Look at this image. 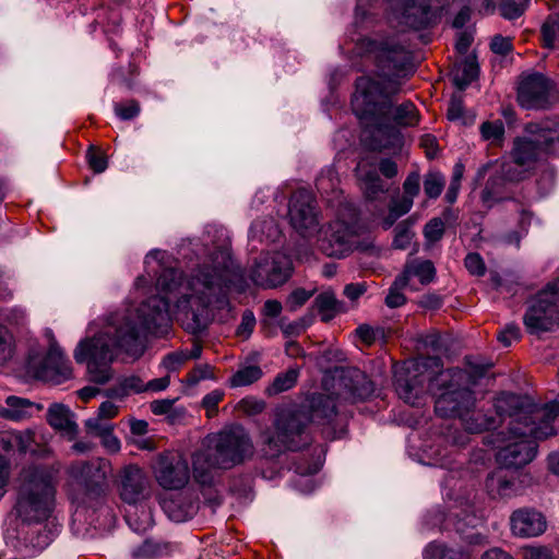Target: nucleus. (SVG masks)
<instances>
[{
	"label": "nucleus",
	"instance_id": "f8f14e48",
	"mask_svg": "<svg viewBox=\"0 0 559 559\" xmlns=\"http://www.w3.org/2000/svg\"><path fill=\"white\" fill-rule=\"evenodd\" d=\"M558 99L555 83L542 73L522 79L518 87V102L525 109H547Z\"/></svg>",
	"mask_w": 559,
	"mask_h": 559
},
{
	"label": "nucleus",
	"instance_id": "3c124183",
	"mask_svg": "<svg viewBox=\"0 0 559 559\" xmlns=\"http://www.w3.org/2000/svg\"><path fill=\"white\" fill-rule=\"evenodd\" d=\"M87 160L95 173H103L107 168L106 157L102 153L96 152L93 146L87 151Z\"/></svg>",
	"mask_w": 559,
	"mask_h": 559
},
{
	"label": "nucleus",
	"instance_id": "6e6552de",
	"mask_svg": "<svg viewBox=\"0 0 559 559\" xmlns=\"http://www.w3.org/2000/svg\"><path fill=\"white\" fill-rule=\"evenodd\" d=\"M310 417L305 407L282 409L275 420V432L264 433V452L273 457L285 450L296 451L307 443Z\"/></svg>",
	"mask_w": 559,
	"mask_h": 559
},
{
	"label": "nucleus",
	"instance_id": "f03ea898",
	"mask_svg": "<svg viewBox=\"0 0 559 559\" xmlns=\"http://www.w3.org/2000/svg\"><path fill=\"white\" fill-rule=\"evenodd\" d=\"M358 50L371 59L383 74L357 79L352 99L355 115L366 127L379 132L393 127L416 126L419 115L413 103L406 102L393 107L392 96L400 92V83L385 73L404 67L407 60L406 48L393 37L376 36L360 39Z\"/></svg>",
	"mask_w": 559,
	"mask_h": 559
},
{
	"label": "nucleus",
	"instance_id": "5fc2aeb1",
	"mask_svg": "<svg viewBox=\"0 0 559 559\" xmlns=\"http://www.w3.org/2000/svg\"><path fill=\"white\" fill-rule=\"evenodd\" d=\"M255 325V318L251 311H245L241 322L237 329V334L245 338L249 337Z\"/></svg>",
	"mask_w": 559,
	"mask_h": 559
},
{
	"label": "nucleus",
	"instance_id": "473e14b6",
	"mask_svg": "<svg viewBox=\"0 0 559 559\" xmlns=\"http://www.w3.org/2000/svg\"><path fill=\"white\" fill-rule=\"evenodd\" d=\"M407 286L406 277H396L393 284L391 285L389 293L385 297V305L389 308H397L405 304L406 298L403 294L404 287Z\"/></svg>",
	"mask_w": 559,
	"mask_h": 559
},
{
	"label": "nucleus",
	"instance_id": "603ef678",
	"mask_svg": "<svg viewBox=\"0 0 559 559\" xmlns=\"http://www.w3.org/2000/svg\"><path fill=\"white\" fill-rule=\"evenodd\" d=\"M239 408L247 415H255L265 408V403L254 397H246L239 402Z\"/></svg>",
	"mask_w": 559,
	"mask_h": 559
},
{
	"label": "nucleus",
	"instance_id": "49530a36",
	"mask_svg": "<svg viewBox=\"0 0 559 559\" xmlns=\"http://www.w3.org/2000/svg\"><path fill=\"white\" fill-rule=\"evenodd\" d=\"M464 263L465 267L472 275L483 276L486 272L484 260L478 253H468Z\"/></svg>",
	"mask_w": 559,
	"mask_h": 559
},
{
	"label": "nucleus",
	"instance_id": "a19ab883",
	"mask_svg": "<svg viewBox=\"0 0 559 559\" xmlns=\"http://www.w3.org/2000/svg\"><path fill=\"white\" fill-rule=\"evenodd\" d=\"M444 234V223L440 218L430 219L424 227V236L430 243L439 241Z\"/></svg>",
	"mask_w": 559,
	"mask_h": 559
},
{
	"label": "nucleus",
	"instance_id": "412c9836",
	"mask_svg": "<svg viewBox=\"0 0 559 559\" xmlns=\"http://www.w3.org/2000/svg\"><path fill=\"white\" fill-rule=\"evenodd\" d=\"M308 407L310 421L321 426H330L336 416V403L334 397L330 395H313Z\"/></svg>",
	"mask_w": 559,
	"mask_h": 559
},
{
	"label": "nucleus",
	"instance_id": "dca6fc26",
	"mask_svg": "<svg viewBox=\"0 0 559 559\" xmlns=\"http://www.w3.org/2000/svg\"><path fill=\"white\" fill-rule=\"evenodd\" d=\"M523 321L531 334L547 332L559 322V311L556 309V304L547 296L542 297V292H539L527 309Z\"/></svg>",
	"mask_w": 559,
	"mask_h": 559
},
{
	"label": "nucleus",
	"instance_id": "39448f33",
	"mask_svg": "<svg viewBox=\"0 0 559 559\" xmlns=\"http://www.w3.org/2000/svg\"><path fill=\"white\" fill-rule=\"evenodd\" d=\"M559 157V120L530 122L524 134L513 140L510 162L503 163L481 192L484 203L507 200L501 197L503 182H521L534 175L537 166L548 158Z\"/></svg>",
	"mask_w": 559,
	"mask_h": 559
},
{
	"label": "nucleus",
	"instance_id": "c85d7f7f",
	"mask_svg": "<svg viewBox=\"0 0 559 559\" xmlns=\"http://www.w3.org/2000/svg\"><path fill=\"white\" fill-rule=\"evenodd\" d=\"M299 371L297 369H288L285 372L278 373L273 382L266 388L270 395H275L292 389L298 379Z\"/></svg>",
	"mask_w": 559,
	"mask_h": 559
},
{
	"label": "nucleus",
	"instance_id": "0eeeda50",
	"mask_svg": "<svg viewBox=\"0 0 559 559\" xmlns=\"http://www.w3.org/2000/svg\"><path fill=\"white\" fill-rule=\"evenodd\" d=\"M55 471L48 466H28L20 474L16 510L25 522L39 523L51 512Z\"/></svg>",
	"mask_w": 559,
	"mask_h": 559
},
{
	"label": "nucleus",
	"instance_id": "4468645a",
	"mask_svg": "<svg viewBox=\"0 0 559 559\" xmlns=\"http://www.w3.org/2000/svg\"><path fill=\"white\" fill-rule=\"evenodd\" d=\"M393 19L402 26L420 29L436 19L431 0H392Z\"/></svg>",
	"mask_w": 559,
	"mask_h": 559
},
{
	"label": "nucleus",
	"instance_id": "6e6d98bb",
	"mask_svg": "<svg viewBox=\"0 0 559 559\" xmlns=\"http://www.w3.org/2000/svg\"><path fill=\"white\" fill-rule=\"evenodd\" d=\"M414 201L409 197H402L401 199L392 200L390 209L394 212L395 217H401L408 213L413 206Z\"/></svg>",
	"mask_w": 559,
	"mask_h": 559
},
{
	"label": "nucleus",
	"instance_id": "c756f323",
	"mask_svg": "<svg viewBox=\"0 0 559 559\" xmlns=\"http://www.w3.org/2000/svg\"><path fill=\"white\" fill-rule=\"evenodd\" d=\"M447 117L451 121H459L462 124H473L475 120L474 115H467L464 110L463 97L461 95H453L449 102Z\"/></svg>",
	"mask_w": 559,
	"mask_h": 559
},
{
	"label": "nucleus",
	"instance_id": "f3484780",
	"mask_svg": "<svg viewBox=\"0 0 559 559\" xmlns=\"http://www.w3.org/2000/svg\"><path fill=\"white\" fill-rule=\"evenodd\" d=\"M155 478L165 489H181L190 479L188 462L180 456L160 455L155 466Z\"/></svg>",
	"mask_w": 559,
	"mask_h": 559
},
{
	"label": "nucleus",
	"instance_id": "79ce46f5",
	"mask_svg": "<svg viewBox=\"0 0 559 559\" xmlns=\"http://www.w3.org/2000/svg\"><path fill=\"white\" fill-rule=\"evenodd\" d=\"M85 427L87 432L97 437H102L106 432H109V430H114V425L99 416L88 418L85 421Z\"/></svg>",
	"mask_w": 559,
	"mask_h": 559
},
{
	"label": "nucleus",
	"instance_id": "e433bc0d",
	"mask_svg": "<svg viewBox=\"0 0 559 559\" xmlns=\"http://www.w3.org/2000/svg\"><path fill=\"white\" fill-rule=\"evenodd\" d=\"M316 186L321 193L328 194L334 192L338 186V178L335 170L331 167L322 170L317 178Z\"/></svg>",
	"mask_w": 559,
	"mask_h": 559
},
{
	"label": "nucleus",
	"instance_id": "09e8293b",
	"mask_svg": "<svg viewBox=\"0 0 559 559\" xmlns=\"http://www.w3.org/2000/svg\"><path fill=\"white\" fill-rule=\"evenodd\" d=\"M306 319L288 322L285 318L280 320V328L286 336L299 335L307 328Z\"/></svg>",
	"mask_w": 559,
	"mask_h": 559
},
{
	"label": "nucleus",
	"instance_id": "20e7f679",
	"mask_svg": "<svg viewBox=\"0 0 559 559\" xmlns=\"http://www.w3.org/2000/svg\"><path fill=\"white\" fill-rule=\"evenodd\" d=\"M495 409L501 421L508 419V430L492 433L490 441L498 449L497 461L507 468H520L536 455L535 441L556 433L552 421L559 415V403L543 407H524L515 394L503 393L496 399Z\"/></svg>",
	"mask_w": 559,
	"mask_h": 559
},
{
	"label": "nucleus",
	"instance_id": "a878e982",
	"mask_svg": "<svg viewBox=\"0 0 559 559\" xmlns=\"http://www.w3.org/2000/svg\"><path fill=\"white\" fill-rule=\"evenodd\" d=\"M436 270L432 262L426 261H414L406 265L401 277H406V283L412 277H418L421 284H427L432 281Z\"/></svg>",
	"mask_w": 559,
	"mask_h": 559
},
{
	"label": "nucleus",
	"instance_id": "bf43d9fd",
	"mask_svg": "<svg viewBox=\"0 0 559 559\" xmlns=\"http://www.w3.org/2000/svg\"><path fill=\"white\" fill-rule=\"evenodd\" d=\"M102 444L109 453H118L121 449V442L117 436L114 435V430H109L102 437Z\"/></svg>",
	"mask_w": 559,
	"mask_h": 559
},
{
	"label": "nucleus",
	"instance_id": "a18cd8bd",
	"mask_svg": "<svg viewBox=\"0 0 559 559\" xmlns=\"http://www.w3.org/2000/svg\"><path fill=\"white\" fill-rule=\"evenodd\" d=\"M404 197H409L413 201L414 198L419 194L420 191V175L418 171H412L408 174L403 182Z\"/></svg>",
	"mask_w": 559,
	"mask_h": 559
},
{
	"label": "nucleus",
	"instance_id": "de8ad7c7",
	"mask_svg": "<svg viewBox=\"0 0 559 559\" xmlns=\"http://www.w3.org/2000/svg\"><path fill=\"white\" fill-rule=\"evenodd\" d=\"M223 397L224 393L219 390L211 391L203 397L202 406L206 409L207 417H213L217 413V406Z\"/></svg>",
	"mask_w": 559,
	"mask_h": 559
},
{
	"label": "nucleus",
	"instance_id": "69168bd1",
	"mask_svg": "<svg viewBox=\"0 0 559 559\" xmlns=\"http://www.w3.org/2000/svg\"><path fill=\"white\" fill-rule=\"evenodd\" d=\"M491 50L499 55H507L511 49V44L507 38L501 36L493 37L490 44Z\"/></svg>",
	"mask_w": 559,
	"mask_h": 559
},
{
	"label": "nucleus",
	"instance_id": "a211bd4d",
	"mask_svg": "<svg viewBox=\"0 0 559 559\" xmlns=\"http://www.w3.org/2000/svg\"><path fill=\"white\" fill-rule=\"evenodd\" d=\"M525 478L526 475H514L499 468L487 476L485 487L492 499H512L524 493Z\"/></svg>",
	"mask_w": 559,
	"mask_h": 559
},
{
	"label": "nucleus",
	"instance_id": "72a5a7b5",
	"mask_svg": "<svg viewBox=\"0 0 559 559\" xmlns=\"http://www.w3.org/2000/svg\"><path fill=\"white\" fill-rule=\"evenodd\" d=\"M480 134L485 141L492 144H498L502 141L504 135V126L502 121H485L480 126Z\"/></svg>",
	"mask_w": 559,
	"mask_h": 559
},
{
	"label": "nucleus",
	"instance_id": "864d4df0",
	"mask_svg": "<svg viewBox=\"0 0 559 559\" xmlns=\"http://www.w3.org/2000/svg\"><path fill=\"white\" fill-rule=\"evenodd\" d=\"M524 559H555L552 551L547 547L530 546L523 548Z\"/></svg>",
	"mask_w": 559,
	"mask_h": 559
},
{
	"label": "nucleus",
	"instance_id": "774afa93",
	"mask_svg": "<svg viewBox=\"0 0 559 559\" xmlns=\"http://www.w3.org/2000/svg\"><path fill=\"white\" fill-rule=\"evenodd\" d=\"M540 292L542 297L547 296L556 304L559 300V277L556 281L548 283Z\"/></svg>",
	"mask_w": 559,
	"mask_h": 559
},
{
	"label": "nucleus",
	"instance_id": "e2e57ef3",
	"mask_svg": "<svg viewBox=\"0 0 559 559\" xmlns=\"http://www.w3.org/2000/svg\"><path fill=\"white\" fill-rule=\"evenodd\" d=\"M185 361H187L185 352L171 353L164 358V365L169 370L177 369Z\"/></svg>",
	"mask_w": 559,
	"mask_h": 559
},
{
	"label": "nucleus",
	"instance_id": "680f3d73",
	"mask_svg": "<svg viewBox=\"0 0 559 559\" xmlns=\"http://www.w3.org/2000/svg\"><path fill=\"white\" fill-rule=\"evenodd\" d=\"M175 400H156L151 403V411L155 415H166L168 414L174 405Z\"/></svg>",
	"mask_w": 559,
	"mask_h": 559
},
{
	"label": "nucleus",
	"instance_id": "7ed1b4c3",
	"mask_svg": "<svg viewBox=\"0 0 559 559\" xmlns=\"http://www.w3.org/2000/svg\"><path fill=\"white\" fill-rule=\"evenodd\" d=\"M442 361L439 357H419L408 364L406 373L397 374L395 388L399 396L406 403L416 404L427 390L436 397L435 409L441 417H459L469 432H480L496 427L492 418L471 414L475 406L473 392L462 383L467 373L460 369L439 371Z\"/></svg>",
	"mask_w": 559,
	"mask_h": 559
},
{
	"label": "nucleus",
	"instance_id": "13d9d810",
	"mask_svg": "<svg viewBox=\"0 0 559 559\" xmlns=\"http://www.w3.org/2000/svg\"><path fill=\"white\" fill-rule=\"evenodd\" d=\"M163 508L168 518L174 522H185L189 518V512L177 509L175 501L165 502Z\"/></svg>",
	"mask_w": 559,
	"mask_h": 559
},
{
	"label": "nucleus",
	"instance_id": "c9c22d12",
	"mask_svg": "<svg viewBox=\"0 0 559 559\" xmlns=\"http://www.w3.org/2000/svg\"><path fill=\"white\" fill-rule=\"evenodd\" d=\"M542 38L546 47H552L559 40V13L550 15L542 26Z\"/></svg>",
	"mask_w": 559,
	"mask_h": 559
},
{
	"label": "nucleus",
	"instance_id": "58836bf2",
	"mask_svg": "<svg viewBox=\"0 0 559 559\" xmlns=\"http://www.w3.org/2000/svg\"><path fill=\"white\" fill-rule=\"evenodd\" d=\"M13 337L8 329L0 325V365L5 364L13 356Z\"/></svg>",
	"mask_w": 559,
	"mask_h": 559
},
{
	"label": "nucleus",
	"instance_id": "9b49d317",
	"mask_svg": "<svg viewBox=\"0 0 559 559\" xmlns=\"http://www.w3.org/2000/svg\"><path fill=\"white\" fill-rule=\"evenodd\" d=\"M288 216L293 228L305 238H311L321 230L317 202L307 190H298L292 195Z\"/></svg>",
	"mask_w": 559,
	"mask_h": 559
},
{
	"label": "nucleus",
	"instance_id": "4be33fe9",
	"mask_svg": "<svg viewBox=\"0 0 559 559\" xmlns=\"http://www.w3.org/2000/svg\"><path fill=\"white\" fill-rule=\"evenodd\" d=\"M356 171L366 199L374 201L386 193L388 188L377 174L374 167H368L367 163L360 162L356 167Z\"/></svg>",
	"mask_w": 559,
	"mask_h": 559
},
{
	"label": "nucleus",
	"instance_id": "f704fd0d",
	"mask_svg": "<svg viewBox=\"0 0 559 559\" xmlns=\"http://www.w3.org/2000/svg\"><path fill=\"white\" fill-rule=\"evenodd\" d=\"M425 557L428 559H461L462 554L448 548L441 543H430L425 549Z\"/></svg>",
	"mask_w": 559,
	"mask_h": 559
},
{
	"label": "nucleus",
	"instance_id": "6ab92c4d",
	"mask_svg": "<svg viewBox=\"0 0 559 559\" xmlns=\"http://www.w3.org/2000/svg\"><path fill=\"white\" fill-rule=\"evenodd\" d=\"M509 524L512 535L519 538L537 537L547 528L544 514L528 507L514 510L510 515Z\"/></svg>",
	"mask_w": 559,
	"mask_h": 559
},
{
	"label": "nucleus",
	"instance_id": "4d7b16f0",
	"mask_svg": "<svg viewBox=\"0 0 559 559\" xmlns=\"http://www.w3.org/2000/svg\"><path fill=\"white\" fill-rule=\"evenodd\" d=\"M520 335L521 333L519 326L514 323H510L499 333L498 340L504 346H510L513 341L520 338Z\"/></svg>",
	"mask_w": 559,
	"mask_h": 559
},
{
	"label": "nucleus",
	"instance_id": "5701e85b",
	"mask_svg": "<svg viewBox=\"0 0 559 559\" xmlns=\"http://www.w3.org/2000/svg\"><path fill=\"white\" fill-rule=\"evenodd\" d=\"M41 409L43 406L40 404H35L27 399L11 395L7 397L5 405L0 406V417L20 421L31 418L36 412Z\"/></svg>",
	"mask_w": 559,
	"mask_h": 559
},
{
	"label": "nucleus",
	"instance_id": "bb28decb",
	"mask_svg": "<svg viewBox=\"0 0 559 559\" xmlns=\"http://www.w3.org/2000/svg\"><path fill=\"white\" fill-rule=\"evenodd\" d=\"M262 369L257 365H249L239 368L229 379L233 388L246 386L254 383L262 377Z\"/></svg>",
	"mask_w": 559,
	"mask_h": 559
},
{
	"label": "nucleus",
	"instance_id": "f257e3e1",
	"mask_svg": "<svg viewBox=\"0 0 559 559\" xmlns=\"http://www.w3.org/2000/svg\"><path fill=\"white\" fill-rule=\"evenodd\" d=\"M144 263L148 274H158L157 288L167 296L151 297L134 309L118 310L88 325V335L79 342L73 355L78 364L86 365L92 382L105 384L112 378L111 364L119 349L139 357L144 352L143 338L147 333L162 336L168 332L170 302L189 331L195 333L205 328L210 307L224 308L227 289L241 275L226 245L211 252L185 282L166 251H150Z\"/></svg>",
	"mask_w": 559,
	"mask_h": 559
},
{
	"label": "nucleus",
	"instance_id": "393cba45",
	"mask_svg": "<svg viewBox=\"0 0 559 559\" xmlns=\"http://www.w3.org/2000/svg\"><path fill=\"white\" fill-rule=\"evenodd\" d=\"M453 83L463 91L478 76V64L473 57H467L461 64L455 67L452 73Z\"/></svg>",
	"mask_w": 559,
	"mask_h": 559
},
{
	"label": "nucleus",
	"instance_id": "7c9ffc66",
	"mask_svg": "<svg viewBox=\"0 0 559 559\" xmlns=\"http://www.w3.org/2000/svg\"><path fill=\"white\" fill-rule=\"evenodd\" d=\"M58 527L55 526V531L48 528L47 525L38 528H32L31 532H27L31 536L28 537V543L33 548L37 551L45 549L53 539Z\"/></svg>",
	"mask_w": 559,
	"mask_h": 559
},
{
	"label": "nucleus",
	"instance_id": "37998d69",
	"mask_svg": "<svg viewBox=\"0 0 559 559\" xmlns=\"http://www.w3.org/2000/svg\"><path fill=\"white\" fill-rule=\"evenodd\" d=\"M500 13L504 19L513 20L523 14L524 5L515 0H500Z\"/></svg>",
	"mask_w": 559,
	"mask_h": 559
},
{
	"label": "nucleus",
	"instance_id": "cd10ccee",
	"mask_svg": "<svg viewBox=\"0 0 559 559\" xmlns=\"http://www.w3.org/2000/svg\"><path fill=\"white\" fill-rule=\"evenodd\" d=\"M316 306L321 316V320L324 322L333 319L340 311V304L332 293H322L318 295L316 298Z\"/></svg>",
	"mask_w": 559,
	"mask_h": 559
},
{
	"label": "nucleus",
	"instance_id": "2f4dec72",
	"mask_svg": "<svg viewBox=\"0 0 559 559\" xmlns=\"http://www.w3.org/2000/svg\"><path fill=\"white\" fill-rule=\"evenodd\" d=\"M444 186V176L439 171H430L424 178V191L429 199H437Z\"/></svg>",
	"mask_w": 559,
	"mask_h": 559
},
{
	"label": "nucleus",
	"instance_id": "8fccbe9b",
	"mask_svg": "<svg viewBox=\"0 0 559 559\" xmlns=\"http://www.w3.org/2000/svg\"><path fill=\"white\" fill-rule=\"evenodd\" d=\"M213 378V368L209 364L197 365L188 374L191 384H197L201 380Z\"/></svg>",
	"mask_w": 559,
	"mask_h": 559
},
{
	"label": "nucleus",
	"instance_id": "ddd939ff",
	"mask_svg": "<svg viewBox=\"0 0 559 559\" xmlns=\"http://www.w3.org/2000/svg\"><path fill=\"white\" fill-rule=\"evenodd\" d=\"M110 469L109 461L98 457L88 462H74L69 466L68 473L86 495L98 496L103 491Z\"/></svg>",
	"mask_w": 559,
	"mask_h": 559
},
{
	"label": "nucleus",
	"instance_id": "ea45409f",
	"mask_svg": "<svg viewBox=\"0 0 559 559\" xmlns=\"http://www.w3.org/2000/svg\"><path fill=\"white\" fill-rule=\"evenodd\" d=\"M114 110L120 119L130 120L140 114L141 107L139 102L131 99L123 103H116Z\"/></svg>",
	"mask_w": 559,
	"mask_h": 559
},
{
	"label": "nucleus",
	"instance_id": "c03bdc74",
	"mask_svg": "<svg viewBox=\"0 0 559 559\" xmlns=\"http://www.w3.org/2000/svg\"><path fill=\"white\" fill-rule=\"evenodd\" d=\"M312 296V293L304 288L295 289L286 300V307L290 311H296L304 306Z\"/></svg>",
	"mask_w": 559,
	"mask_h": 559
},
{
	"label": "nucleus",
	"instance_id": "423d86ee",
	"mask_svg": "<svg viewBox=\"0 0 559 559\" xmlns=\"http://www.w3.org/2000/svg\"><path fill=\"white\" fill-rule=\"evenodd\" d=\"M253 443L241 426L226 428L209 439V449L192 455L193 476L200 484L211 480L212 468L228 469L252 457Z\"/></svg>",
	"mask_w": 559,
	"mask_h": 559
},
{
	"label": "nucleus",
	"instance_id": "b1692460",
	"mask_svg": "<svg viewBox=\"0 0 559 559\" xmlns=\"http://www.w3.org/2000/svg\"><path fill=\"white\" fill-rule=\"evenodd\" d=\"M72 369L70 361L64 357L61 348L52 344L49 352L44 360V368L38 373L39 377L56 376L63 380L70 378Z\"/></svg>",
	"mask_w": 559,
	"mask_h": 559
},
{
	"label": "nucleus",
	"instance_id": "9d476101",
	"mask_svg": "<svg viewBox=\"0 0 559 559\" xmlns=\"http://www.w3.org/2000/svg\"><path fill=\"white\" fill-rule=\"evenodd\" d=\"M319 234V248L325 255L331 258H344L359 245L356 226L341 219L331 222Z\"/></svg>",
	"mask_w": 559,
	"mask_h": 559
},
{
	"label": "nucleus",
	"instance_id": "4c0bfd02",
	"mask_svg": "<svg viewBox=\"0 0 559 559\" xmlns=\"http://www.w3.org/2000/svg\"><path fill=\"white\" fill-rule=\"evenodd\" d=\"M414 237V233L408 222L400 223L395 228V236L393 239V246L396 249H406Z\"/></svg>",
	"mask_w": 559,
	"mask_h": 559
},
{
	"label": "nucleus",
	"instance_id": "2eb2a0df",
	"mask_svg": "<svg viewBox=\"0 0 559 559\" xmlns=\"http://www.w3.org/2000/svg\"><path fill=\"white\" fill-rule=\"evenodd\" d=\"M117 488L124 502L135 504L150 496V479L139 466L128 465L119 472Z\"/></svg>",
	"mask_w": 559,
	"mask_h": 559
},
{
	"label": "nucleus",
	"instance_id": "aec40b11",
	"mask_svg": "<svg viewBox=\"0 0 559 559\" xmlns=\"http://www.w3.org/2000/svg\"><path fill=\"white\" fill-rule=\"evenodd\" d=\"M47 423L51 428L62 433L69 440H74L79 433V426L74 413L69 406L61 403H52L47 409Z\"/></svg>",
	"mask_w": 559,
	"mask_h": 559
},
{
	"label": "nucleus",
	"instance_id": "1a4fd4ad",
	"mask_svg": "<svg viewBox=\"0 0 559 559\" xmlns=\"http://www.w3.org/2000/svg\"><path fill=\"white\" fill-rule=\"evenodd\" d=\"M293 272L290 258L283 252H263L250 269L251 281L262 288H275L288 281Z\"/></svg>",
	"mask_w": 559,
	"mask_h": 559
},
{
	"label": "nucleus",
	"instance_id": "052dcab7",
	"mask_svg": "<svg viewBox=\"0 0 559 559\" xmlns=\"http://www.w3.org/2000/svg\"><path fill=\"white\" fill-rule=\"evenodd\" d=\"M159 547L151 540H145L134 550V555L141 558H154L158 555Z\"/></svg>",
	"mask_w": 559,
	"mask_h": 559
},
{
	"label": "nucleus",
	"instance_id": "338daca9",
	"mask_svg": "<svg viewBox=\"0 0 559 559\" xmlns=\"http://www.w3.org/2000/svg\"><path fill=\"white\" fill-rule=\"evenodd\" d=\"M379 170L386 178H393L397 175V165L390 158L381 159Z\"/></svg>",
	"mask_w": 559,
	"mask_h": 559
},
{
	"label": "nucleus",
	"instance_id": "0e129e2a",
	"mask_svg": "<svg viewBox=\"0 0 559 559\" xmlns=\"http://www.w3.org/2000/svg\"><path fill=\"white\" fill-rule=\"evenodd\" d=\"M118 409L119 408L115 403L106 401L100 404L97 416L108 421V419H111L115 416H117Z\"/></svg>",
	"mask_w": 559,
	"mask_h": 559
}]
</instances>
